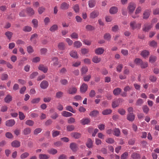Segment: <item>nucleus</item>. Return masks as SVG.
<instances>
[{
	"mask_svg": "<svg viewBox=\"0 0 159 159\" xmlns=\"http://www.w3.org/2000/svg\"><path fill=\"white\" fill-rule=\"evenodd\" d=\"M140 23H137L135 21H131L130 23V26L131 29L134 30L135 29H139L141 27Z\"/></svg>",
	"mask_w": 159,
	"mask_h": 159,
	"instance_id": "f257e3e1",
	"label": "nucleus"
},
{
	"mask_svg": "<svg viewBox=\"0 0 159 159\" xmlns=\"http://www.w3.org/2000/svg\"><path fill=\"white\" fill-rule=\"evenodd\" d=\"M136 7V4L134 2H131L129 4L128 8L130 14H132L133 12Z\"/></svg>",
	"mask_w": 159,
	"mask_h": 159,
	"instance_id": "f03ea898",
	"label": "nucleus"
},
{
	"mask_svg": "<svg viewBox=\"0 0 159 159\" xmlns=\"http://www.w3.org/2000/svg\"><path fill=\"white\" fill-rule=\"evenodd\" d=\"M152 27V24L147 23L144 24L143 28V30L145 32H148Z\"/></svg>",
	"mask_w": 159,
	"mask_h": 159,
	"instance_id": "7ed1b4c3",
	"label": "nucleus"
},
{
	"mask_svg": "<svg viewBox=\"0 0 159 159\" xmlns=\"http://www.w3.org/2000/svg\"><path fill=\"white\" fill-rule=\"evenodd\" d=\"M99 12L97 11H94L90 14V18L91 19H94L97 17L99 15Z\"/></svg>",
	"mask_w": 159,
	"mask_h": 159,
	"instance_id": "20e7f679",
	"label": "nucleus"
},
{
	"mask_svg": "<svg viewBox=\"0 0 159 159\" xmlns=\"http://www.w3.org/2000/svg\"><path fill=\"white\" fill-rule=\"evenodd\" d=\"M88 86L87 84L83 83L80 87V92L82 93H84L87 90Z\"/></svg>",
	"mask_w": 159,
	"mask_h": 159,
	"instance_id": "39448f33",
	"label": "nucleus"
},
{
	"mask_svg": "<svg viewBox=\"0 0 159 159\" xmlns=\"http://www.w3.org/2000/svg\"><path fill=\"white\" fill-rule=\"evenodd\" d=\"M38 69L39 70L42 71L45 73H46L48 70V68L47 67L42 64H40L39 65Z\"/></svg>",
	"mask_w": 159,
	"mask_h": 159,
	"instance_id": "423d86ee",
	"label": "nucleus"
},
{
	"mask_svg": "<svg viewBox=\"0 0 159 159\" xmlns=\"http://www.w3.org/2000/svg\"><path fill=\"white\" fill-rule=\"evenodd\" d=\"M70 147L71 150L74 152H76L78 149L77 144L74 143H71L70 144Z\"/></svg>",
	"mask_w": 159,
	"mask_h": 159,
	"instance_id": "0eeeda50",
	"label": "nucleus"
},
{
	"mask_svg": "<svg viewBox=\"0 0 159 159\" xmlns=\"http://www.w3.org/2000/svg\"><path fill=\"white\" fill-rule=\"evenodd\" d=\"M48 86V83L46 80H43L41 82L40 84L41 88L43 89H46Z\"/></svg>",
	"mask_w": 159,
	"mask_h": 159,
	"instance_id": "6e6552de",
	"label": "nucleus"
},
{
	"mask_svg": "<svg viewBox=\"0 0 159 159\" xmlns=\"http://www.w3.org/2000/svg\"><path fill=\"white\" fill-rule=\"evenodd\" d=\"M77 92V89L75 87H71L68 89V92L70 94H75Z\"/></svg>",
	"mask_w": 159,
	"mask_h": 159,
	"instance_id": "1a4fd4ad",
	"label": "nucleus"
},
{
	"mask_svg": "<svg viewBox=\"0 0 159 159\" xmlns=\"http://www.w3.org/2000/svg\"><path fill=\"white\" fill-rule=\"evenodd\" d=\"M15 123L14 120H10L6 121V125L7 126H12L15 124Z\"/></svg>",
	"mask_w": 159,
	"mask_h": 159,
	"instance_id": "9d476101",
	"label": "nucleus"
},
{
	"mask_svg": "<svg viewBox=\"0 0 159 159\" xmlns=\"http://www.w3.org/2000/svg\"><path fill=\"white\" fill-rule=\"evenodd\" d=\"M12 99V96L10 94H8L4 99L5 102L7 103H9Z\"/></svg>",
	"mask_w": 159,
	"mask_h": 159,
	"instance_id": "9b49d317",
	"label": "nucleus"
},
{
	"mask_svg": "<svg viewBox=\"0 0 159 159\" xmlns=\"http://www.w3.org/2000/svg\"><path fill=\"white\" fill-rule=\"evenodd\" d=\"M118 11V8L116 7H112L110 9V12L111 14H114L116 13Z\"/></svg>",
	"mask_w": 159,
	"mask_h": 159,
	"instance_id": "f8f14e48",
	"label": "nucleus"
},
{
	"mask_svg": "<svg viewBox=\"0 0 159 159\" xmlns=\"http://www.w3.org/2000/svg\"><path fill=\"white\" fill-rule=\"evenodd\" d=\"M141 55L143 58H146L149 55V52L147 50H144L141 52Z\"/></svg>",
	"mask_w": 159,
	"mask_h": 159,
	"instance_id": "ddd939ff",
	"label": "nucleus"
},
{
	"mask_svg": "<svg viewBox=\"0 0 159 159\" xmlns=\"http://www.w3.org/2000/svg\"><path fill=\"white\" fill-rule=\"evenodd\" d=\"M134 115L133 113H128L127 115V119L129 121H133L134 119Z\"/></svg>",
	"mask_w": 159,
	"mask_h": 159,
	"instance_id": "4468645a",
	"label": "nucleus"
},
{
	"mask_svg": "<svg viewBox=\"0 0 159 159\" xmlns=\"http://www.w3.org/2000/svg\"><path fill=\"white\" fill-rule=\"evenodd\" d=\"M70 54L71 57L77 59L78 57L77 52L75 51L72 50L71 51Z\"/></svg>",
	"mask_w": 159,
	"mask_h": 159,
	"instance_id": "2eb2a0df",
	"label": "nucleus"
},
{
	"mask_svg": "<svg viewBox=\"0 0 159 159\" xmlns=\"http://www.w3.org/2000/svg\"><path fill=\"white\" fill-rule=\"evenodd\" d=\"M80 122L83 125H87L90 122V120L88 118H83L80 120Z\"/></svg>",
	"mask_w": 159,
	"mask_h": 159,
	"instance_id": "dca6fc26",
	"label": "nucleus"
},
{
	"mask_svg": "<svg viewBox=\"0 0 159 159\" xmlns=\"http://www.w3.org/2000/svg\"><path fill=\"white\" fill-rule=\"evenodd\" d=\"M20 142L15 140L13 141L11 143V145L13 147L18 148L20 146Z\"/></svg>",
	"mask_w": 159,
	"mask_h": 159,
	"instance_id": "f3484780",
	"label": "nucleus"
},
{
	"mask_svg": "<svg viewBox=\"0 0 159 159\" xmlns=\"http://www.w3.org/2000/svg\"><path fill=\"white\" fill-rule=\"evenodd\" d=\"M150 11L149 10H145L143 14V18L145 19L148 18L150 15Z\"/></svg>",
	"mask_w": 159,
	"mask_h": 159,
	"instance_id": "a211bd4d",
	"label": "nucleus"
},
{
	"mask_svg": "<svg viewBox=\"0 0 159 159\" xmlns=\"http://www.w3.org/2000/svg\"><path fill=\"white\" fill-rule=\"evenodd\" d=\"M96 2L95 0H89L88 2L89 7L90 8H93L95 5Z\"/></svg>",
	"mask_w": 159,
	"mask_h": 159,
	"instance_id": "6ab92c4d",
	"label": "nucleus"
},
{
	"mask_svg": "<svg viewBox=\"0 0 159 159\" xmlns=\"http://www.w3.org/2000/svg\"><path fill=\"white\" fill-rule=\"evenodd\" d=\"M61 115L65 117L71 116L73 115L71 113L66 111H63L61 113Z\"/></svg>",
	"mask_w": 159,
	"mask_h": 159,
	"instance_id": "aec40b11",
	"label": "nucleus"
},
{
	"mask_svg": "<svg viewBox=\"0 0 159 159\" xmlns=\"http://www.w3.org/2000/svg\"><path fill=\"white\" fill-rule=\"evenodd\" d=\"M104 51V49L99 48L97 49L95 51V52L98 55H100L103 53Z\"/></svg>",
	"mask_w": 159,
	"mask_h": 159,
	"instance_id": "412c9836",
	"label": "nucleus"
},
{
	"mask_svg": "<svg viewBox=\"0 0 159 159\" xmlns=\"http://www.w3.org/2000/svg\"><path fill=\"white\" fill-rule=\"evenodd\" d=\"M71 135L72 137L76 139L79 138L81 136V135L80 133L77 132L71 133Z\"/></svg>",
	"mask_w": 159,
	"mask_h": 159,
	"instance_id": "4be33fe9",
	"label": "nucleus"
},
{
	"mask_svg": "<svg viewBox=\"0 0 159 159\" xmlns=\"http://www.w3.org/2000/svg\"><path fill=\"white\" fill-rule=\"evenodd\" d=\"M120 101V99H118L113 101L112 102V107L113 108H116V107H118Z\"/></svg>",
	"mask_w": 159,
	"mask_h": 159,
	"instance_id": "5701e85b",
	"label": "nucleus"
},
{
	"mask_svg": "<svg viewBox=\"0 0 159 159\" xmlns=\"http://www.w3.org/2000/svg\"><path fill=\"white\" fill-rule=\"evenodd\" d=\"M31 132V129L30 128H26L24 129L22 133L25 135H27L30 134Z\"/></svg>",
	"mask_w": 159,
	"mask_h": 159,
	"instance_id": "b1692460",
	"label": "nucleus"
},
{
	"mask_svg": "<svg viewBox=\"0 0 159 159\" xmlns=\"http://www.w3.org/2000/svg\"><path fill=\"white\" fill-rule=\"evenodd\" d=\"M121 91V89L119 88L115 89L113 91V93L115 95H118L119 94Z\"/></svg>",
	"mask_w": 159,
	"mask_h": 159,
	"instance_id": "393cba45",
	"label": "nucleus"
},
{
	"mask_svg": "<svg viewBox=\"0 0 159 159\" xmlns=\"http://www.w3.org/2000/svg\"><path fill=\"white\" fill-rule=\"evenodd\" d=\"M69 7V5L64 2L62 3L61 6V8L62 9H67Z\"/></svg>",
	"mask_w": 159,
	"mask_h": 159,
	"instance_id": "a878e982",
	"label": "nucleus"
},
{
	"mask_svg": "<svg viewBox=\"0 0 159 159\" xmlns=\"http://www.w3.org/2000/svg\"><path fill=\"white\" fill-rule=\"evenodd\" d=\"M73 45L74 47L78 48H80L82 46V44L80 41H77L74 43Z\"/></svg>",
	"mask_w": 159,
	"mask_h": 159,
	"instance_id": "bb28decb",
	"label": "nucleus"
},
{
	"mask_svg": "<svg viewBox=\"0 0 159 159\" xmlns=\"http://www.w3.org/2000/svg\"><path fill=\"white\" fill-rule=\"evenodd\" d=\"M131 157L133 159H139L140 156L139 154L134 152L131 155Z\"/></svg>",
	"mask_w": 159,
	"mask_h": 159,
	"instance_id": "cd10ccee",
	"label": "nucleus"
},
{
	"mask_svg": "<svg viewBox=\"0 0 159 159\" xmlns=\"http://www.w3.org/2000/svg\"><path fill=\"white\" fill-rule=\"evenodd\" d=\"M114 132L113 134L115 136L118 137L120 135V131L118 128H115L113 130Z\"/></svg>",
	"mask_w": 159,
	"mask_h": 159,
	"instance_id": "c85d7f7f",
	"label": "nucleus"
},
{
	"mask_svg": "<svg viewBox=\"0 0 159 159\" xmlns=\"http://www.w3.org/2000/svg\"><path fill=\"white\" fill-rule=\"evenodd\" d=\"M142 10V8L141 7H139L136 9L135 11L136 16L132 15V17L134 18H135L137 17H138V16L137 15Z\"/></svg>",
	"mask_w": 159,
	"mask_h": 159,
	"instance_id": "c756f323",
	"label": "nucleus"
},
{
	"mask_svg": "<svg viewBox=\"0 0 159 159\" xmlns=\"http://www.w3.org/2000/svg\"><path fill=\"white\" fill-rule=\"evenodd\" d=\"M58 47L59 49L63 50L65 49V45L63 42L60 43L58 44Z\"/></svg>",
	"mask_w": 159,
	"mask_h": 159,
	"instance_id": "7c9ffc66",
	"label": "nucleus"
},
{
	"mask_svg": "<svg viewBox=\"0 0 159 159\" xmlns=\"http://www.w3.org/2000/svg\"><path fill=\"white\" fill-rule=\"evenodd\" d=\"M88 68L86 66H83L81 69V72L82 75L85 74L88 71Z\"/></svg>",
	"mask_w": 159,
	"mask_h": 159,
	"instance_id": "2f4dec72",
	"label": "nucleus"
},
{
	"mask_svg": "<svg viewBox=\"0 0 159 159\" xmlns=\"http://www.w3.org/2000/svg\"><path fill=\"white\" fill-rule=\"evenodd\" d=\"M86 145L88 148H92L93 146V142L90 139H88Z\"/></svg>",
	"mask_w": 159,
	"mask_h": 159,
	"instance_id": "473e14b6",
	"label": "nucleus"
},
{
	"mask_svg": "<svg viewBox=\"0 0 159 159\" xmlns=\"http://www.w3.org/2000/svg\"><path fill=\"white\" fill-rule=\"evenodd\" d=\"M48 151L49 153L52 155H54L57 152V151L56 149L53 148L48 150Z\"/></svg>",
	"mask_w": 159,
	"mask_h": 159,
	"instance_id": "72a5a7b5",
	"label": "nucleus"
},
{
	"mask_svg": "<svg viewBox=\"0 0 159 159\" xmlns=\"http://www.w3.org/2000/svg\"><path fill=\"white\" fill-rule=\"evenodd\" d=\"M101 60L100 58L98 57L97 56L94 57L92 59L93 61L95 63H98Z\"/></svg>",
	"mask_w": 159,
	"mask_h": 159,
	"instance_id": "f704fd0d",
	"label": "nucleus"
},
{
	"mask_svg": "<svg viewBox=\"0 0 159 159\" xmlns=\"http://www.w3.org/2000/svg\"><path fill=\"white\" fill-rule=\"evenodd\" d=\"M58 26L56 24L52 25L50 28L49 30L52 32H54L57 30L58 29Z\"/></svg>",
	"mask_w": 159,
	"mask_h": 159,
	"instance_id": "c9c22d12",
	"label": "nucleus"
},
{
	"mask_svg": "<svg viewBox=\"0 0 159 159\" xmlns=\"http://www.w3.org/2000/svg\"><path fill=\"white\" fill-rule=\"evenodd\" d=\"M99 114V112L98 111L94 110L93 111H91L89 115L90 116H97V115Z\"/></svg>",
	"mask_w": 159,
	"mask_h": 159,
	"instance_id": "e433bc0d",
	"label": "nucleus"
},
{
	"mask_svg": "<svg viewBox=\"0 0 159 159\" xmlns=\"http://www.w3.org/2000/svg\"><path fill=\"white\" fill-rule=\"evenodd\" d=\"M5 35L10 40L12 37L13 33L10 31H7L5 33Z\"/></svg>",
	"mask_w": 159,
	"mask_h": 159,
	"instance_id": "4c0bfd02",
	"label": "nucleus"
},
{
	"mask_svg": "<svg viewBox=\"0 0 159 159\" xmlns=\"http://www.w3.org/2000/svg\"><path fill=\"white\" fill-rule=\"evenodd\" d=\"M66 110L70 111L73 113H75L76 111L73 110L72 107L70 106H68L66 107Z\"/></svg>",
	"mask_w": 159,
	"mask_h": 159,
	"instance_id": "58836bf2",
	"label": "nucleus"
},
{
	"mask_svg": "<svg viewBox=\"0 0 159 159\" xmlns=\"http://www.w3.org/2000/svg\"><path fill=\"white\" fill-rule=\"evenodd\" d=\"M27 12L30 15H32L34 13V10L30 7H29L27 8L26 9Z\"/></svg>",
	"mask_w": 159,
	"mask_h": 159,
	"instance_id": "ea45409f",
	"label": "nucleus"
},
{
	"mask_svg": "<svg viewBox=\"0 0 159 159\" xmlns=\"http://www.w3.org/2000/svg\"><path fill=\"white\" fill-rule=\"evenodd\" d=\"M112 111L110 109H107L104 110L102 111V114L103 115H107L111 114Z\"/></svg>",
	"mask_w": 159,
	"mask_h": 159,
	"instance_id": "a19ab883",
	"label": "nucleus"
},
{
	"mask_svg": "<svg viewBox=\"0 0 159 159\" xmlns=\"http://www.w3.org/2000/svg\"><path fill=\"white\" fill-rule=\"evenodd\" d=\"M91 77V76L90 75H84L83 77L84 80L85 82H88L90 80Z\"/></svg>",
	"mask_w": 159,
	"mask_h": 159,
	"instance_id": "79ce46f5",
	"label": "nucleus"
},
{
	"mask_svg": "<svg viewBox=\"0 0 159 159\" xmlns=\"http://www.w3.org/2000/svg\"><path fill=\"white\" fill-rule=\"evenodd\" d=\"M32 23L33 24L34 27L37 28L38 26V20L36 19H33L32 21Z\"/></svg>",
	"mask_w": 159,
	"mask_h": 159,
	"instance_id": "37998d69",
	"label": "nucleus"
},
{
	"mask_svg": "<svg viewBox=\"0 0 159 159\" xmlns=\"http://www.w3.org/2000/svg\"><path fill=\"white\" fill-rule=\"evenodd\" d=\"M8 75L7 74L3 73L1 75V79L2 80H5L7 79Z\"/></svg>",
	"mask_w": 159,
	"mask_h": 159,
	"instance_id": "c03bdc74",
	"label": "nucleus"
},
{
	"mask_svg": "<svg viewBox=\"0 0 159 159\" xmlns=\"http://www.w3.org/2000/svg\"><path fill=\"white\" fill-rule=\"evenodd\" d=\"M70 37L72 39H78L79 36L78 34L75 32H74L72 33L70 35Z\"/></svg>",
	"mask_w": 159,
	"mask_h": 159,
	"instance_id": "a18cd8bd",
	"label": "nucleus"
},
{
	"mask_svg": "<svg viewBox=\"0 0 159 159\" xmlns=\"http://www.w3.org/2000/svg\"><path fill=\"white\" fill-rule=\"evenodd\" d=\"M25 123L27 125H28L30 126H33L34 124V122L32 120H26L25 121Z\"/></svg>",
	"mask_w": 159,
	"mask_h": 159,
	"instance_id": "49530a36",
	"label": "nucleus"
},
{
	"mask_svg": "<svg viewBox=\"0 0 159 159\" xmlns=\"http://www.w3.org/2000/svg\"><path fill=\"white\" fill-rule=\"evenodd\" d=\"M111 36L109 33H106L104 35V39L108 41H109L111 39Z\"/></svg>",
	"mask_w": 159,
	"mask_h": 159,
	"instance_id": "de8ad7c7",
	"label": "nucleus"
},
{
	"mask_svg": "<svg viewBox=\"0 0 159 159\" xmlns=\"http://www.w3.org/2000/svg\"><path fill=\"white\" fill-rule=\"evenodd\" d=\"M23 30L25 32H30L32 30V28L30 26H26L23 28Z\"/></svg>",
	"mask_w": 159,
	"mask_h": 159,
	"instance_id": "09e8293b",
	"label": "nucleus"
},
{
	"mask_svg": "<svg viewBox=\"0 0 159 159\" xmlns=\"http://www.w3.org/2000/svg\"><path fill=\"white\" fill-rule=\"evenodd\" d=\"M27 50L29 53H32L34 52L33 48L31 46H29L27 47Z\"/></svg>",
	"mask_w": 159,
	"mask_h": 159,
	"instance_id": "8fccbe9b",
	"label": "nucleus"
},
{
	"mask_svg": "<svg viewBox=\"0 0 159 159\" xmlns=\"http://www.w3.org/2000/svg\"><path fill=\"white\" fill-rule=\"evenodd\" d=\"M52 136L53 137H55L59 134L60 131L55 130H53L52 132Z\"/></svg>",
	"mask_w": 159,
	"mask_h": 159,
	"instance_id": "3c124183",
	"label": "nucleus"
},
{
	"mask_svg": "<svg viewBox=\"0 0 159 159\" xmlns=\"http://www.w3.org/2000/svg\"><path fill=\"white\" fill-rule=\"evenodd\" d=\"M67 131H72L75 129V126L73 125H68L67 127Z\"/></svg>",
	"mask_w": 159,
	"mask_h": 159,
	"instance_id": "603ef678",
	"label": "nucleus"
},
{
	"mask_svg": "<svg viewBox=\"0 0 159 159\" xmlns=\"http://www.w3.org/2000/svg\"><path fill=\"white\" fill-rule=\"evenodd\" d=\"M63 95V93L61 91H59L57 92L56 94V97L58 98L61 97Z\"/></svg>",
	"mask_w": 159,
	"mask_h": 159,
	"instance_id": "864d4df0",
	"label": "nucleus"
},
{
	"mask_svg": "<svg viewBox=\"0 0 159 159\" xmlns=\"http://www.w3.org/2000/svg\"><path fill=\"white\" fill-rule=\"evenodd\" d=\"M156 56H151L150 57L149 61L150 62L153 63L156 61Z\"/></svg>",
	"mask_w": 159,
	"mask_h": 159,
	"instance_id": "5fc2aeb1",
	"label": "nucleus"
},
{
	"mask_svg": "<svg viewBox=\"0 0 159 159\" xmlns=\"http://www.w3.org/2000/svg\"><path fill=\"white\" fill-rule=\"evenodd\" d=\"M106 142L108 143H112L114 142L115 141L113 139L109 138L106 139Z\"/></svg>",
	"mask_w": 159,
	"mask_h": 159,
	"instance_id": "6e6d98bb",
	"label": "nucleus"
},
{
	"mask_svg": "<svg viewBox=\"0 0 159 159\" xmlns=\"http://www.w3.org/2000/svg\"><path fill=\"white\" fill-rule=\"evenodd\" d=\"M40 100V98H37L33 99L31 101V102L33 104L38 103Z\"/></svg>",
	"mask_w": 159,
	"mask_h": 159,
	"instance_id": "4d7b16f0",
	"label": "nucleus"
},
{
	"mask_svg": "<svg viewBox=\"0 0 159 159\" xmlns=\"http://www.w3.org/2000/svg\"><path fill=\"white\" fill-rule=\"evenodd\" d=\"M19 119L20 120H23L25 119V116L23 112L19 111Z\"/></svg>",
	"mask_w": 159,
	"mask_h": 159,
	"instance_id": "13d9d810",
	"label": "nucleus"
},
{
	"mask_svg": "<svg viewBox=\"0 0 159 159\" xmlns=\"http://www.w3.org/2000/svg\"><path fill=\"white\" fill-rule=\"evenodd\" d=\"M45 8L43 7H39L38 9V11L40 14H42L45 10Z\"/></svg>",
	"mask_w": 159,
	"mask_h": 159,
	"instance_id": "bf43d9fd",
	"label": "nucleus"
},
{
	"mask_svg": "<svg viewBox=\"0 0 159 159\" xmlns=\"http://www.w3.org/2000/svg\"><path fill=\"white\" fill-rule=\"evenodd\" d=\"M85 27L86 29L88 31H92L94 29V27L90 25H87Z\"/></svg>",
	"mask_w": 159,
	"mask_h": 159,
	"instance_id": "052dcab7",
	"label": "nucleus"
},
{
	"mask_svg": "<svg viewBox=\"0 0 159 159\" xmlns=\"http://www.w3.org/2000/svg\"><path fill=\"white\" fill-rule=\"evenodd\" d=\"M143 102V100L141 99H139L137 101L136 105L140 106Z\"/></svg>",
	"mask_w": 159,
	"mask_h": 159,
	"instance_id": "680f3d73",
	"label": "nucleus"
},
{
	"mask_svg": "<svg viewBox=\"0 0 159 159\" xmlns=\"http://www.w3.org/2000/svg\"><path fill=\"white\" fill-rule=\"evenodd\" d=\"M142 109L143 112L144 113H146V114L148 113L149 111V109L147 106L144 105L142 107Z\"/></svg>",
	"mask_w": 159,
	"mask_h": 159,
	"instance_id": "e2e57ef3",
	"label": "nucleus"
},
{
	"mask_svg": "<svg viewBox=\"0 0 159 159\" xmlns=\"http://www.w3.org/2000/svg\"><path fill=\"white\" fill-rule=\"evenodd\" d=\"M73 9L75 12H78L79 11V5L78 4H75L74 6Z\"/></svg>",
	"mask_w": 159,
	"mask_h": 159,
	"instance_id": "0e129e2a",
	"label": "nucleus"
},
{
	"mask_svg": "<svg viewBox=\"0 0 159 159\" xmlns=\"http://www.w3.org/2000/svg\"><path fill=\"white\" fill-rule=\"evenodd\" d=\"M29 154L27 152H25L22 153L20 156V158L22 159H23L26 158L29 156Z\"/></svg>",
	"mask_w": 159,
	"mask_h": 159,
	"instance_id": "69168bd1",
	"label": "nucleus"
},
{
	"mask_svg": "<svg viewBox=\"0 0 159 159\" xmlns=\"http://www.w3.org/2000/svg\"><path fill=\"white\" fill-rule=\"evenodd\" d=\"M95 91L93 90H92L89 93V96L91 98H93L95 96Z\"/></svg>",
	"mask_w": 159,
	"mask_h": 159,
	"instance_id": "338daca9",
	"label": "nucleus"
},
{
	"mask_svg": "<svg viewBox=\"0 0 159 159\" xmlns=\"http://www.w3.org/2000/svg\"><path fill=\"white\" fill-rule=\"evenodd\" d=\"M40 159H48V157L46 154H40L39 155Z\"/></svg>",
	"mask_w": 159,
	"mask_h": 159,
	"instance_id": "774afa93",
	"label": "nucleus"
}]
</instances>
